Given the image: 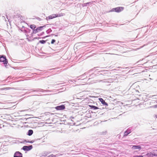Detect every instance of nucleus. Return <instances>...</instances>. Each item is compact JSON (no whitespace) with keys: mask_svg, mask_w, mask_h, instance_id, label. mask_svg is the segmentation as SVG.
Listing matches in <instances>:
<instances>
[{"mask_svg":"<svg viewBox=\"0 0 157 157\" xmlns=\"http://www.w3.org/2000/svg\"><path fill=\"white\" fill-rule=\"evenodd\" d=\"M90 71L88 72H86L84 73L82 75H81L78 76V77L81 78H97L96 77V75L94 73H93L91 74H89Z\"/></svg>","mask_w":157,"mask_h":157,"instance_id":"f257e3e1","label":"nucleus"},{"mask_svg":"<svg viewBox=\"0 0 157 157\" xmlns=\"http://www.w3.org/2000/svg\"><path fill=\"white\" fill-rule=\"evenodd\" d=\"M0 62H2L6 68H8L7 64H9L8 60L5 55H2L0 56Z\"/></svg>","mask_w":157,"mask_h":157,"instance_id":"f03ea898","label":"nucleus"},{"mask_svg":"<svg viewBox=\"0 0 157 157\" xmlns=\"http://www.w3.org/2000/svg\"><path fill=\"white\" fill-rule=\"evenodd\" d=\"M64 15V13H56L55 14H53L52 15H50L48 17H46V19L47 21H48L50 19H53L56 17H60L61 16H63Z\"/></svg>","mask_w":157,"mask_h":157,"instance_id":"7ed1b4c3","label":"nucleus"},{"mask_svg":"<svg viewBox=\"0 0 157 157\" xmlns=\"http://www.w3.org/2000/svg\"><path fill=\"white\" fill-rule=\"evenodd\" d=\"M124 9V7H118L116 8H113L111 10L107 11L106 13L104 12V14L107 13L115 12L117 13L123 11Z\"/></svg>","mask_w":157,"mask_h":157,"instance_id":"20e7f679","label":"nucleus"},{"mask_svg":"<svg viewBox=\"0 0 157 157\" xmlns=\"http://www.w3.org/2000/svg\"><path fill=\"white\" fill-rule=\"evenodd\" d=\"M33 148V146L32 145H30L29 146H24L22 148H21L23 150L25 151H29L31 149H32Z\"/></svg>","mask_w":157,"mask_h":157,"instance_id":"39448f33","label":"nucleus"},{"mask_svg":"<svg viewBox=\"0 0 157 157\" xmlns=\"http://www.w3.org/2000/svg\"><path fill=\"white\" fill-rule=\"evenodd\" d=\"M132 131V128H128L124 132V137L127 136Z\"/></svg>","mask_w":157,"mask_h":157,"instance_id":"423d86ee","label":"nucleus"},{"mask_svg":"<svg viewBox=\"0 0 157 157\" xmlns=\"http://www.w3.org/2000/svg\"><path fill=\"white\" fill-rule=\"evenodd\" d=\"M42 27L41 26L38 27L37 28H36L35 30H34L33 32L31 34H36L39 31H40L42 30Z\"/></svg>","mask_w":157,"mask_h":157,"instance_id":"0eeeda50","label":"nucleus"},{"mask_svg":"<svg viewBox=\"0 0 157 157\" xmlns=\"http://www.w3.org/2000/svg\"><path fill=\"white\" fill-rule=\"evenodd\" d=\"M13 157H23V155L20 152L17 151L14 153Z\"/></svg>","mask_w":157,"mask_h":157,"instance_id":"6e6552de","label":"nucleus"},{"mask_svg":"<svg viewBox=\"0 0 157 157\" xmlns=\"http://www.w3.org/2000/svg\"><path fill=\"white\" fill-rule=\"evenodd\" d=\"M131 147L133 150L139 149L140 150L142 148L141 147L140 145H131Z\"/></svg>","mask_w":157,"mask_h":157,"instance_id":"1a4fd4ad","label":"nucleus"},{"mask_svg":"<svg viewBox=\"0 0 157 157\" xmlns=\"http://www.w3.org/2000/svg\"><path fill=\"white\" fill-rule=\"evenodd\" d=\"M55 108L57 110H62L65 109V106L64 105H62L56 107Z\"/></svg>","mask_w":157,"mask_h":157,"instance_id":"9d476101","label":"nucleus"},{"mask_svg":"<svg viewBox=\"0 0 157 157\" xmlns=\"http://www.w3.org/2000/svg\"><path fill=\"white\" fill-rule=\"evenodd\" d=\"M78 81V82H80L79 85H84L86 84H88V83L86 82H83L84 79H77Z\"/></svg>","mask_w":157,"mask_h":157,"instance_id":"9b49d317","label":"nucleus"},{"mask_svg":"<svg viewBox=\"0 0 157 157\" xmlns=\"http://www.w3.org/2000/svg\"><path fill=\"white\" fill-rule=\"evenodd\" d=\"M51 153L50 152H48L47 151H44L43 153L41 154V157H45L47 155Z\"/></svg>","mask_w":157,"mask_h":157,"instance_id":"f8f14e48","label":"nucleus"},{"mask_svg":"<svg viewBox=\"0 0 157 157\" xmlns=\"http://www.w3.org/2000/svg\"><path fill=\"white\" fill-rule=\"evenodd\" d=\"M99 101L101 102V103L105 105H108L107 103L102 98H99Z\"/></svg>","mask_w":157,"mask_h":157,"instance_id":"ddd939ff","label":"nucleus"},{"mask_svg":"<svg viewBox=\"0 0 157 157\" xmlns=\"http://www.w3.org/2000/svg\"><path fill=\"white\" fill-rule=\"evenodd\" d=\"M29 26L33 30V31L34 30H35L36 28V25L34 24H31Z\"/></svg>","mask_w":157,"mask_h":157,"instance_id":"4468645a","label":"nucleus"},{"mask_svg":"<svg viewBox=\"0 0 157 157\" xmlns=\"http://www.w3.org/2000/svg\"><path fill=\"white\" fill-rule=\"evenodd\" d=\"M93 2H89L86 3H84L82 4V7H86L89 4H92L93 3Z\"/></svg>","mask_w":157,"mask_h":157,"instance_id":"2eb2a0df","label":"nucleus"},{"mask_svg":"<svg viewBox=\"0 0 157 157\" xmlns=\"http://www.w3.org/2000/svg\"><path fill=\"white\" fill-rule=\"evenodd\" d=\"M24 33H29L31 32V30L28 28H25V29H24Z\"/></svg>","mask_w":157,"mask_h":157,"instance_id":"dca6fc26","label":"nucleus"},{"mask_svg":"<svg viewBox=\"0 0 157 157\" xmlns=\"http://www.w3.org/2000/svg\"><path fill=\"white\" fill-rule=\"evenodd\" d=\"M33 133V131L32 130H29L28 132L27 135L30 136L32 135Z\"/></svg>","mask_w":157,"mask_h":157,"instance_id":"f3484780","label":"nucleus"},{"mask_svg":"<svg viewBox=\"0 0 157 157\" xmlns=\"http://www.w3.org/2000/svg\"><path fill=\"white\" fill-rule=\"evenodd\" d=\"M11 89H12V88L11 87L2 88H0V90H9Z\"/></svg>","mask_w":157,"mask_h":157,"instance_id":"a211bd4d","label":"nucleus"},{"mask_svg":"<svg viewBox=\"0 0 157 157\" xmlns=\"http://www.w3.org/2000/svg\"><path fill=\"white\" fill-rule=\"evenodd\" d=\"M32 91H35V92H38V91H41L43 92L44 91V90L41 89H37L36 90H33V89L31 90Z\"/></svg>","mask_w":157,"mask_h":157,"instance_id":"6ab92c4d","label":"nucleus"},{"mask_svg":"<svg viewBox=\"0 0 157 157\" xmlns=\"http://www.w3.org/2000/svg\"><path fill=\"white\" fill-rule=\"evenodd\" d=\"M90 107L91 108V109L94 110L97 109H99V108L98 107L93 105H90Z\"/></svg>","mask_w":157,"mask_h":157,"instance_id":"aec40b11","label":"nucleus"},{"mask_svg":"<svg viewBox=\"0 0 157 157\" xmlns=\"http://www.w3.org/2000/svg\"><path fill=\"white\" fill-rule=\"evenodd\" d=\"M108 81H105L104 82L105 83V84L107 85H110V83L111 82L110 81L111 79H108Z\"/></svg>","mask_w":157,"mask_h":157,"instance_id":"412c9836","label":"nucleus"},{"mask_svg":"<svg viewBox=\"0 0 157 157\" xmlns=\"http://www.w3.org/2000/svg\"><path fill=\"white\" fill-rule=\"evenodd\" d=\"M47 40H42L39 41V43L41 44H45Z\"/></svg>","mask_w":157,"mask_h":157,"instance_id":"4be33fe9","label":"nucleus"},{"mask_svg":"<svg viewBox=\"0 0 157 157\" xmlns=\"http://www.w3.org/2000/svg\"><path fill=\"white\" fill-rule=\"evenodd\" d=\"M52 31V30L51 29V28H50V29H48L47 30H46V32L47 34H48L50 33H51Z\"/></svg>","mask_w":157,"mask_h":157,"instance_id":"5701e85b","label":"nucleus"},{"mask_svg":"<svg viewBox=\"0 0 157 157\" xmlns=\"http://www.w3.org/2000/svg\"><path fill=\"white\" fill-rule=\"evenodd\" d=\"M34 142V141L32 140L31 141H27L26 140H25L24 142H25L26 143H33Z\"/></svg>","mask_w":157,"mask_h":157,"instance_id":"b1692460","label":"nucleus"},{"mask_svg":"<svg viewBox=\"0 0 157 157\" xmlns=\"http://www.w3.org/2000/svg\"><path fill=\"white\" fill-rule=\"evenodd\" d=\"M44 33V32H42V33H40V34H37V36H41L43 35Z\"/></svg>","mask_w":157,"mask_h":157,"instance_id":"393cba45","label":"nucleus"},{"mask_svg":"<svg viewBox=\"0 0 157 157\" xmlns=\"http://www.w3.org/2000/svg\"><path fill=\"white\" fill-rule=\"evenodd\" d=\"M47 157H56V155H54L53 154H51L48 156Z\"/></svg>","mask_w":157,"mask_h":157,"instance_id":"a878e982","label":"nucleus"},{"mask_svg":"<svg viewBox=\"0 0 157 157\" xmlns=\"http://www.w3.org/2000/svg\"><path fill=\"white\" fill-rule=\"evenodd\" d=\"M56 42V40L55 39H52V41H51V44H54V43Z\"/></svg>","mask_w":157,"mask_h":157,"instance_id":"bb28decb","label":"nucleus"},{"mask_svg":"<svg viewBox=\"0 0 157 157\" xmlns=\"http://www.w3.org/2000/svg\"><path fill=\"white\" fill-rule=\"evenodd\" d=\"M36 19L39 21H41V19L38 17H36Z\"/></svg>","mask_w":157,"mask_h":157,"instance_id":"cd10ccee","label":"nucleus"},{"mask_svg":"<svg viewBox=\"0 0 157 157\" xmlns=\"http://www.w3.org/2000/svg\"><path fill=\"white\" fill-rule=\"evenodd\" d=\"M47 25H48V24H47V25H44L43 26H41V27H42V29H43L44 28H45L46 27V26Z\"/></svg>","mask_w":157,"mask_h":157,"instance_id":"c85d7f7f","label":"nucleus"},{"mask_svg":"<svg viewBox=\"0 0 157 157\" xmlns=\"http://www.w3.org/2000/svg\"><path fill=\"white\" fill-rule=\"evenodd\" d=\"M41 37H35V38H34V39H41Z\"/></svg>","mask_w":157,"mask_h":157,"instance_id":"c756f323","label":"nucleus"},{"mask_svg":"<svg viewBox=\"0 0 157 157\" xmlns=\"http://www.w3.org/2000/svg\"><path fill=\"white\" fill-rule=\"evenodd\" d=\"M19 30H21V32H23V28H19Z\"/></svg>","mask_w":157,"mask_h":157,"instance_id":"7c9ffc66","label":"nucleus"},{"mask_svg":"<svg viewBox=\"0 0 157 157\" xmlns=\"http://www.w3.org/2000/svg\"><path fill=\"white\" fill-rule=\"evenodd\" d=\"M152 107H153V108H157V105H155L152 106Z\"/></svg>","mask_w":157,"mask_h":157,"instance_id":"2f4dec72","label":"nucleus"},{"mask_svg":"<svg viewBox=\"0 0 157 157\" xmlns=\"http://www.w3.org/2000/svg\"><path fill=\"white\" fill-rule=\"evenodd\" d=\"M52 35H54L56 36H58V35L54 34H51Z\"/></svg>","mask_w":157,"mask_h":157,"instance_id":"473e14b6","label":"nucleus"},{"mask_svg":"<svg viewBox=\"0 0 157 157\" xmlns=\"http://www.w3.org/2000/svg\"><path fill=\"white\" fill-rule=\"evenodd\" d=\"M50 36V35H49L46 36H45V38H46V37H49V36Z\"/></svg>","mask_w":157,"mask_h":157,"instance_id":"72a5a7b5","label":"nucleus"},{"mask_svg":"<svg viewBox=\"0 0 157 157\" xmlns=\"http://www.w3.org/2000/svg\"><path fill=\"white\" fill-rule=\"evenodd\" d=\"M52 29H56V28H55V27H52Z\"/></svg>","mask_w":157,"mask_h":157,"instance_id":"f704fd0d","label":"nucleus"},{"mask_svg":"<svg viewBox=\"0 0 157 157\" xmlns=\"http://www.w3.org/2000/svg\"><path fill=\"white\" fill-rule=\"evenodd\" d=\"M155 117L157 118V113L155 115Z\"/></svg>","mask_w":157,"mask_h":157,"instance_id":"c9c22d12","label":"nucleus"},{"mask_svg":"<svg viewBox=\"0 0 157 157\" xmlns=\"http://www.w3.org/2000/svg\"><path fill=\"white\" fill-rule=\"evenodd\" d=\"M22 28H24V29H25V28H25V27L24 26H22Z\"/></svg>","mask_w":157,"mask_h":157,"instance_id":"e433bc0d","label":"nucleus"},{"mask_svg":"<svg viewBox=\"0 0 157 157\" xmlns=\"http://www.w3.org/2000/svg\"><path fill=\"white\" fill-rule=\"evenodd\" d=\"M10 78V76H9L7 78V79H8V78H11V77L10 78Z\"/></svg>","mask_w":157,"mask_h":157,"instance_id":"4c0bfd02","label":"nucleus"},{"mask_svg":"<svg viewBox=\"0 0 157 157\" xmlns=\"http://www.w3.org/2000/svg\"><path fill=\"white\" fill-rule=\"evenodd\" d=\"M43 39H44L45 38V36H44V37H41Z\"/></svg>","mask_w":157,"mask_h":157,"instance_id":"58836bf2","label":"nucleus"},{"mask_svg":"<svg viewBox=\"0 0 157 157\" xmlns=\"http://www.w3.org/2000/svg\"><path fill=\"white\" fill-rule=\"evenodd\" d=\"M24 29H23V32H24Z\"/></svg>","mask_w":157,"mask_h":157,"instance_id":"ea45409f","label":"nucleus"},{"mask_svg":"<svg viewBox=\"0 0 157 157\" xmlns=\"http://www.w3.org/2000/svg\"><path fill=\"white\" fill-rule=\"evenodd\" d=\"M24 111V110H21V111Z\"/></svg>","mask_w":157,"mask_h":157,"instance_id":"a19ab883","label":"nucleus"},{"mask_svg":"<svg viewBox=\"0 0 157 157\" xmlns=\"http://www.w3.org/2000/svg\"><path fill=\"white\" fill-rule=\"evenodd\" d=\"M109 54H111V53H109Z\"/></svg>","mask_w":157,"mask_h":157,"instance_id":"79ce46f5","label":"nucleus"},{"mask_svg":"<svg viewBox=\"0 0 157 157\" xmlns=\"http://www.w3.org/2000/svg\"><path fill=\"white\" fill-rule=\"evenodd\" d=\"M72 118L73 119V118H74V117H72Z\"/></svg>","mask_w":157,"mask_h":157,"instance_id":"37998d69","label":"nucleus"}]
</instances>
